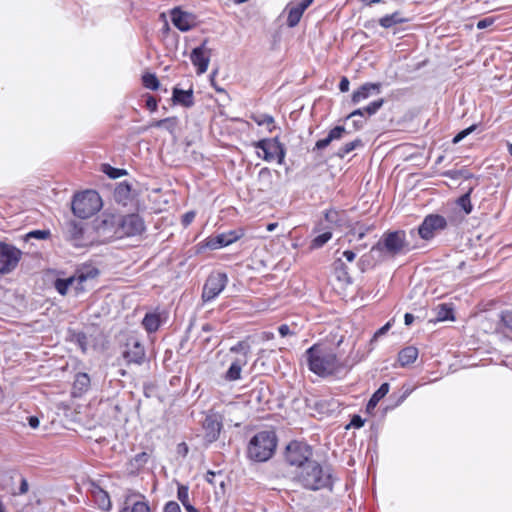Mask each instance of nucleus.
Instances as JSON below:
<instances>
[{"label":"nucleus","mask_w":512,"mask_h":512,"mask_svg":"<svg viewBox=\"0 0 512 512\" xmlns=\"http://www.w3.org/2000/svg\"><path fill=\"white\" fill-rule=\"evenodd\" d=\"M29 485L25 478H22L20 487H19V494H26L28 492Z\"/></svg>","instance_id":"nucleus-57"},{"label":"nucleus","mask_w":512,"mask_h":512,"mask_svg":"<svg viewBox=\"0 0 512 512\" xmlns=\"http://www.w3.org/2000/svg\"><path fill=\"white\" fill-rule=\"evenodd\" d=\"M447 227L446 219L438 214L427 215L418 227V234L424 240L432 239Z\"/></svg>","instance_id":"nucleus-10"},{"label":"nucleus","mask_w":512,"mask_h":512,"mask_svg":"<svg viewBox=\"0 0 512 512\" xmlns=\"http://www.w3.org/2000/svg\"><path fill=\"white\" fill-rule=\"evenodd\" d=\"M145 230L144 222L139 215L130 214L121 218L117 234L123 236H136L140 235Z\"/></svg>","instance_id":"nucleus-11"},{"label":"nucleus","mask_w":512,"mask_h":512,"mask_svg":"<svg viewBox=\"0 0 512 512\" xmlns=\"http://www.w3.org/2000/svg\"><path fill=\"white\" fill-rule=\"evenodd\" d=\"M311 456L310 447L303 442L293 441L286 448V461L290 465L298 466L300 470L307 462L311 461Z\"/></svg>","instance_id":"nucleus-7"},{"label":"nucleus","mask_w":512,"mask_h":512,"mask_svg":"<svg viewBox=\"0 0 512 512\" xmlns=\"http://www.w3.org/2000/svg\"><path fill=\"white\" fill-rule=\"evenodd\" d=\"M346 134L347 131L344 126H336L330 130L327 137L316 142L315 149L322 150L330 145L331 142L341 140Z\"/></svg>","instance_id":"nucleus-20"},{"label":"nucleus","mask_w":512,"mask_h":512,"mask_svg":"<svg viewBox=\"0 0 512 512\" xmlns=\"http://www.w3.org/2000/svg\"><path fill=\"white\" fill-rule=\"evenodd\" d=\"M236 239L237 236L235 235L234 232H230L229 234H220L216 236L214 239H211L208 242V246L211 249H218L233 243Z\"/></svg>","instance_id":"nucleus-27"},{"label":"nucleus","mask_w":512,"mask_h":512,"mask_svg":"<svg viewBox=\"0 0 512 512\" xmlns=\"http://www.w3.org/2000/svg\"><path fill=\"white\" fill-rule=\"evenodd\" d=\"M313 1L314 0H303L302 2H300L297 5L300 7V9L305 11L313 3Z\"/></svg>","instance_id":"nucleus-62"},{"label":"nucleus","mask_w":512,"mask_h":512,"mask_svg":"<svg viewBox=\"0 0 512 512\" xmlns=\"http://www.w3.org/2000/svg\"><path fill=\"white\" fill-rule=\"evenodd\" d=\"M389 392V384L388 383H383L379 388L378 390H376L374 392V394L372 395V397L370 398L368 404H367V411L370 412L372 409H374L378 402L384 398L387 393Z\"/></svg>","instance_id":"nucleus-30"},{"label":"nucleus","mask_w":512,"mask_h":512,"mask_svg":"<svg viewBox=\"0 0 512 512\" xmlns=\"http://www.w3.org/2000/svg\"><path fill=\"white\" fill-rule=\"evenodd\" d=\"M408 19L402 17L400 12H394L390 15H385L379 19V24L383 28H391L394 25L407 22Z\"/></svg>","instance_id":"nucleus-29"},{"label":"nucleus","mask_w":512,"mask_h":512,"mask_svg":"<svg viewBox=\"0 0 512 512\" xmlns=\"http://www.w3.org/2000/svg\"><path fill=\"white\" fill-rule=\"evenodd\" d=\"M83 224L77 221H69L66 225V233L75 246L82 245Z\"/></svg>","instance_id":"nucleus-22"},{"label":"nucleus","mask_w":512,"mask_h":512,"mask_svg":"<svg viewBox=\"0 0 512 512\" xmlns=\"http://www.w3.org/2000/svg\"><path fill=\"white\" fill-rule=\"evenodd\" d=\"M418 357V349L414 346L403 348L398 354V361L402 367L412 364Z\"/></svg>","instance_id":"nucleus-25"},{"label":"nucleus","mask_w":512,"mask_h":512,"mask_svg":"<svg viewBox=\"0 0 512 512\" xmlns=\"http://www.w3.org/2000/svg\"><path fill=\"white\" fill-rule=\"evenodd\" d=\"M119 512H151V510L144 500L133 501L131 498H127Z\"/></svg>","instance_id":"nucleus-23"},{"label":"nucleus","mask_w":512,"mask_h":512,"mask_svg":"<svg viewBox=\"0 0 512 512\" xmlns=\"http://www.w3.org/2000/svg\"><path fill=\"white\" fill-rule=\"evenodd\" d=\"M190 59L197 69V74L200 75L207 71L210 62V49L207 48L206 41L192 50Z\"/></svg>","instance_id":"nucleus-12"},{"label":"nucleus","mask_w":512,"mask_h":512,"mask_svg":"<svg viewBox=\"0 0 512 512\" xmlns=\"http://www.w3.org/2000/svg\"><path fill=\"white\" fill-rule=\"evenodd\" d=\"M202 427L205 432V440L208 443L216 441L222 429V422L220 416L214 413L206 415Z\"/></svg>","instance_id":"nucleus-13"},{"label":"nucleus","mask_w":512,"mask_h":512,"mask_svg":"<svg viewBox=\"0 0 512 512\" xmlns=\"http://www.w3.org/2000/svg\"><path fill=\"white\" fill-rule=\"evenodd\" d=\"M457 204L464 210L465 214H470L473 208L470 201V192L461 196L458 199Z\"/></svg>","instance_id":"nucleus-41"},{"label":"nucleus","mask_w":512,"mask_h":512,"mask_svg":"<svg viewBox=\"0 0 512 512\" xmlns=\"http://www.w3.org/2000/svg\"><path fill=\"white\" fill-rule=\"evenodd\" d=\"M171 21L179 30L188 31L196 25V18L194 15L183 12L179 9H174L171 13Z\"/></svg>","instance_id":"nucleus-15"},{"label":"nucleus","mask_w":512,"mask_h":512,"mask_svg":"<svg viewBox=\"0 0 512 512\" xmlns=\"http://www.w3.org/2000/svg\"><path fill=\"white\" fill-rule=\"evenodd\" d=\"M258 177L260 180L266 181L268 185L271 184V172L268 168H263L259 171Z\"/></svg>","instance_id":"nucleus-46"},{"label":"nucleus","mask_w":512,"mask_h":512,"mask_svg":"<svg viewBox=\"0 0 512 512\" xmlns=\"http://www.w3.org/2000/svg\"><path fill=\"white\" fill-rule=\"evenodd\" d=\"M248 363L245 356H237L232 362L224 375L227 381H236L241 378V371L244 366Z\"/></svg>","instance_id":"nucleus-19"},{"label":"nucleus","mask_w":512,"mask_h":512,"mask_svg":"<svg viewBox=\"0 0 512 512\" xmlns=\"http://www.w3.org/2000/svg\"><path fill=\"white\" fill-rule=\"evenodd\" d=\"M28 424L31 428L36 429L39 427L40 421L36 416L28 417Z\"/></svg>","instance_id":"nucleus-55"},{"label":"nucleus","mask_w":512,"mask_h":512,"mask_svg":"<svg viewBox=\"0 0 512 512\" xmlns=\"http://www.w3.org/2000/svg\"><path fill=\"white\" fill-rule=\"evenodd\" d=\"M390 328V323L385 324L382 328H380L373 336L371 342L375 341L379 336L384 335L388 329Z\"/></svg>","instance_id":"nucleus-53"},{"label":"nucleus","mask_w":512,"mask_h":512,"mask_svg":"<svg viewBox=\"0 0 512 512\" xmlns=\"http://www.w3.org/2000/svg\"><path fill=\"white\" fill-rule=\"evenodd\" d=\"M173 101L179 103L185 107H191L194 104L193 91L192 90H181L174 88L173 90Z\"/></svg>","instance_id":"nucleus-26"},{"label":"nucleus","mask_w":512,"mask_h":512,"mask_svg":"<svg viewBox=\"0 0 512 512\" xmlns=\"http://www.w3.org/2000/svg\"><path fill=\"white\" fill-rule=\"evenodd\" d=\"M102 201L99 194L93 190H87L74 196L72 211L75 216L86 219L100 210Z\"/></svg>","instance_id":"nucleus-4"},{"label":"nucleus","mask_w":512,"mask_h":512,"mask_svg":"<svg viewBox=\"0 0 512 512\" xmlns=\"http://www.w3.org/2000/svg\"><path fill=\"white\" fill-rule=\"evenodd\" d=\"M313 1L314 0H303L302 2H300L297 5L300 7V9L305 11L313 3Z\"/></svg>","instance_id":"nucleus-61"},{"label":"nucleus","mask_w":512,"mask_h":512,"mask_svg":"<svg viewBox=\"0 0 512 512\" xmlns=\"http://www.w3.org/2000/svg\"><path fill=\"white\" fill-rule=\"evenodd\" d=\"M161 323L162 317L161 314L158 312L147 313L142 321V325L149 333L157 331Z\"/></svg>","instance_id":"nucleus-24"},{"label":"nucleus","mask_w":512,"mask_h":512,"mask_svg":"<svg viewBox=\"0 0 512 512\" xmlns=\"http://www.w3.org/2000/svg\"><path fill=\"white\" fill-rule=\"evenodd\" d=\"M227 282L228 277L225 273H211L203 286L201 295L203 302L214 300L225 289Z\"/></svg>","instance_id":"nucleus-8"},{"label":"nucleus","mask_w":512,"mask_h":512,"mask_svg":"<svg viewBox=\"0 0 512 512\" xmlns=\"http://www.w3.org/2000/svg\"><path fill=\"white\" fill-rule=\"evenodd\" d=\"M177 498L182 503L183 506L190 503L188 486L183 484L178 485Z\"/></svg>","instance_id":"nucleus-40"},{"label":"nucleus","mask_w":512,"mask_h":512,"mask_svg":"<svg viewBox=\"0 0 512 512\" xmlns=\"http://www.w3.org/2000/svg\"><path fill=\"white\" fill-rule=\"evenodd\" d=\"M350 82L347 77H342L339 83V89L341 92H347L349 90Z\"/></svg>","instance_id":"nucleus-52"},{"label":"nucleus","mask_w":512,"mask_h":512,"mask_svg":"<svg viewBox=\"0 0 512 512\" xmlns=\"http://www.w3.org/2000/svg\"><path fill=\"white\" fill-rule=\"evenodd\" d=\"M309 369L319 376H328L338 372L341 364L336 354L329 348L315 344L307 351Z\"/></svg>","instance_id":"nucleus-1"},{"label":"nucleus","mask_w":512,"mask_h":512,"mask_svg":"<svg viewBox=\"0 0 512 512\" xmlns=\"http://www.w3.org/2000/svg\"><path fill=\"white\" fill-rule=\"evenodd\" d=\"M279 334L282 337H286L288 335L292 334V331L290 330V327L287 324H283L278 328Z\"/></svg>","instance_id":"nucleus-54"},{"label":"nucleus","mask_w":512,"mask_h":512,"mask_svg":"<svg viewBox=\"0 0 512 512\" xmlns=\"http://www.w3.org/2000/svg\"><path fill=\"white\" fill-rule=\"evenodd\" d=\"M380 90V83H365L359 87V89L353 92L351 101L353 104H358L368 99L373 94H379Z\"/></svg>","instance_id":"nucleus-17"},{"label":"nucleus","mask_w":512,"mask_h":512,"mask_svg":"<svg viewBox=\"0 0 512 512\" xmlns=\"http://www.w3.org/2000/svg\"><path fill=\"white\" fill-rule=\"evenodd\" d=\"M231 353H236L238 356H245L248 360V354L250 352V345L245 341H240L236 345L230 348Z\"/></svg>","instance_id":"nucleus-35"},{"label":"nucleus","mask_w":512,"mask_h":512,"mask_svg":"<svg viewBox=\"0 0 512 512\" xmlns=\"http://www.w3.org/2000/svg\"><path fill=\"white\" fill-rule=\"evenodd\" d=\"M29 237L37 239H46L49 236V231L46 230H34L28 234Z\"/></svg>","instance_id":"nucleus-47"},{"label":"nucleus","mask_w":512,"mask_h":512,"mask_svg":"<svg viewBox=\"0 0 512 512\" xmlns=\"http://www.w3.org/2000/svg\"><path fill=\"white\" fill-rule=\"evenodd\" d=\"M123 357L128 363L141 364L145 357L144 347L137 339L130 338L125 345Z\"/></svg>","instance_id":"nucleus-14"},{"label":"nucleus","mask_w":512,"mask_h":512,"mask_svg":"<svg viewBox=\"0 0 512 512\" xmlns=\"http://www.w3.org/2000/svg\"><path fill=\"white\" fill-rule=\"evenodd\" d=\"M146 107L152 112L156 111V109H157L156 99L152 96H149L146 100Z\"/></svg>","instance_id":"nucleus-51"},{"label":"nucleus","mask_w":512,"mask_h":512,"mask_svg":"<svg viewBox=\"0 0 512 512\" xmlns=\"http://www.w3.org/2000/svg\"><path fill=\"white\" fill-rule=\"evenodd\" d=\"M386 251L391 255H396L410 250L406 241V234L404 231H394L385 233L381 240L372 247V251Z\"/></svg>","instance_id":"nucleus-5"},{"label":"nucleus","mask_w":512,"mask_h":512,"mask_svg":"<svg viewBox=\"0 0 512 512\" xmlns=\"http://www.w3.org/2000/svg\"><path fill=\"white\" fill-rule=\"evenodd\" d=\"M187 512H199L191 503L184 506Z\"/></svg>","instance_id":"nucleus-64"},{"label":"nucleus","mask_w":512,"mask_h":512,"mask_svg":"<svg viewBox=\"0 0 512 512\" xmlns=\"http://www.w3.org/2000/svg\"><path fill=\"white\" fill-rule=\"evenodd\" d=\"M351 424L357 428H360L363 426L364 424V421L361 419L360 416H355L352 421H351Z\"/></svg>","instance_id":"nucleus-59"},{"label":"nucleus","mask_w":512,"mask_h":512,"mask_svg":"<svg viewBox=\"0 0 512 512\" xmlns=\"http://www.w3.org/2000/svg\"><path fill=\"white\" fill-rule=\"evenodd\" d=\"M495 19L491 17L484 18L477 23L478 29H485L494 23Z\"/></svg>","instance_id":"nucleus-48"},{"label":"nucleus","mask_w":512,"mask_h":512,"mask_svg":"<svg viewBox=\"0 0 512 512\" xmlns=\"http://www.w3.org/2000/svg\"><path fill=\"white\" fill-rule=\"evenodd\" d=\"M98 275V271L95 269L89 270L88 272H79L70 277L71 289L75 291V295H78L84 291H86L87 286L86 283L88 280H92L96 278Z\"/></svg>","instance_id":"nucleus-16"},{"label":"nucleus","mask_w":512,"mask_h":512,"mask_svg":"<svg viewBox=\"0 0 512 512\" xmlns=\"http://www.w3.org/2000/svg\"><path fill=\"white\" fill-rule=\"evenodd\" d=\"M163 512H181V509L177 502L169 501L165 504Z\"/></svg>","instance_id":"nucleus-45"},{"label":"nucleus","mask_w":512,"mask_h":512,"mask_svg":"<svg viewBox=\"0 0 512 512\" xmlns=\"http://www.w3.org/2000/svg\"><path fill=\"white\" fill-rule=\"evenodd\" d=\"M90 385V378L86 373H79L75 377L74 389L80 393L86 391Z\"/></svg>","instance_id":"nucleus-32"},{"label":"nucleus","mask_w":512,"mask_h":512,"mask_svg":"<svg viewBox=\"0 0 512 512\" xmlns=\"http://www.w3.org/2000/svg\"><path fill=\"white\" fill-rule=\"evenodd\" d=\"M276 445L277 438L273 431H261L250 440L248 456L258 462L267 461L272 457Z\"/></svg>","instance_id":"nucleus-2"},{"label":"nucleus","mask_w":512,"mask_h":512,"mask_svg":"<svg viewBox=\"0 0 512 512\" xmlns=\"http://www.w3.org/2000/svg\"><path fill=\"white\" fill-rule=\"evenodd\" d=\"M22 252L13 245L0 242V273L2 275L13 271L18 265Z\"/></svg>","instance_id":"nucleus-9"},{"label":"nucleus","mask_w":512,"mask_h":512,"mask_svg":"<svg viewBox=\"0 0 512 512\" xmlns=\"http://www.w3.org/2000/svg\"><path fill=\"white\" fill-rule=\"evenodd\" d=\"M359 146H362V141L360 139L348 142L344 144L341 148H339L337 156H339L340 158H344L347 154H349Z\"/></svg>","instance_id":"nucleus-34"},{"label":"nucleus","mask_w":512,"mask_h":512,"mask_svg":"<svg viewBox=\"0 0 512 512\" xmlns=\"http://www.w3.org/2000/svg\"><path fill=\"white\" fill-rule=\"evenodd\" d=\"M71 282L70 277L67 279H61L58 278L54 282V287L57 290V292L61 295H66L68 290L71 288Z\"/></svg>","instance_id":"nucleus-36"},{"label":"nucleus","mask_w":512,"mask_h":512,"mask_svg":"<svg viewBox=\"0 0 512 512\" xmlns=\"http://www.w3.org/2000/svg\"><path fill=\"white\" fill-rule=\"evenodd\" d=\"M297 479L310 490H319L331 484L330 474L315 461L307 462L297 474Z\"/></svg>","instance_id":"nucleus-3"},{"label":"nucleus","mask_w":512,"mask_h":512,"mask_svg":"<svg viewBox=\"0 0 512 512\" xmlns=\"http://www.w3.org/2000/svg\"><path fill=\"white\" fill-rule=\"evenodd\" d=\"M177 452L185 457L188 453V446L186 443L182 442L177 446Z\"/></svg>","instance_id":"nucleus-56"},{"label":"nucleus","mask_w":512,"mask_h":512,"mask_svg":"<svg viewBox=\"0 0 512 512\" xmlns=\"http://www.w3.org/2000/svg\"><path fill=\"white\" fill-rule=\"evenodd\" d=\"M343 256L347 259V261L352 262L355 259V253L351 250H346L343 252Z\"/></svg>","instance_id":"nucleus-60"},{"label":"nucleus","mask_w":512,"mask_h":512,"mask_svg":"<svg viewBox=\"0 0 512 512\" xmlns=\"http://www.w3.org/2000/svg\"><path fill=\"white\" fill-rule=\"evenodd\" d=\"M404 321L406 325H411L414 321V316L410 313H406L404 316Z\"/></svg>","instance_id":"nucleus-63"},{"label":"nucleus","mask_w":512,"mask_h":512,"mask_svg":"<svg viewBox=\"0 0 512 512\" xmlns=\"http://www.w3.org/2000/svg\"><path fill=\"white\" fill-rule=\"evenodd\" d=\"M91 495L94 502L98 507L104 511H108L111 508V501L108 493L104 491L100 486L93 485L91 489Z\"/></svg>","instance_id":"nucleus-21"},{"label":"nucleus","mask_w":512,"mask_h":512,"mask_svg":"<svg viewBox=\"0 0 512 512\" xmlns=\"http://www.w3.org/2000/svg\"><path fill=\"white\" fill-rule=\"evenodd\" d=\"M178 125V118L177 117H168L161 120H154L151 121L147 128H164L169 133H174L176 127Z\"/></svg>","instance_id":"nucleus-28"},{"label":"nucleus","mask_w":512,"mask_h":512,"mask_svg":"<svg viewBox=\"0 0 512 512\" xmlns=\"http://www.w3.org/2000/svg\"><path fill=\"white\" fill-rule=\"evenodd\" d=\"M499 317L496 332L512 341V309L502 311Z\"/></svg>","instance_id":"nucleus-18"},{"label":"nucleus","mask_w":512,"mask_h":512,"mask_svg":"<svg viewBox=\"0 0 512 512\" xmlns=\"http://www.w3.org/2000/svg\"><path fill=\"white\" fill-rule=\"evenodd\" d=\"M356 116H361V117L367 116L366 111L364 110V107L360 108V109H356L353 112H351L349 114L348 118H353V117H356Z\"/></svg>","instance_id":"nucleus-58"},{"label":"nucleus","mask_w":512,"mask_h":512,"mask_svg":"<svg viewBox=\"0 0 512 512\" xmlns=\"http://www.w3.org/2000/svg\"><path fill=\"white\" fill-rule=\"evenodd\" d=\"M252 120L256 122L259 126H267L269 132H272L274 128V118L268 114L253 115Z\"/></svg>","instance_id":"nucleus-33"},{"label":"nucleus","mask_w":512,"mask_h":512,"mask_svg":"<svg viewBox=\"0 0 512 512\" xmlns=\"http://www.w3.org/2000/svg\"><path fill=\"white\" fill-rule=\"evenodd\" d=\"M254 146L263 152L262 158L265 161L271 162L276 160L278 164H283L286 150L278 137L262 139L256 142Z\"/></svg>","instance_id":"nucleus-6"},{"label":"nucleus","mask_w":512,"mask_h":512,"mask_svg":"<svg viewBox=\"0 0 512 512\" xmlns=\"http://www.w3.org/2000/svg\"><path fill=\"white\" fill-rule=\"evenodd\" d=\"M452 313L453 311L448 305L441 304L437 307V320L444 321L447 319H452Z\"/></svg>","instance_id":"nucleus-39"},{"label":"nucleus","mask_w":512,"mask_h":512,"mask_svg":"<svg viewBox=\"0 0 512 512\" xmlns=\"http://www.w3.org/2000/svg\"><path fill=\"white\" fill-rule=\"evenodd\" d=\"M288 17H287V25L289 27H295L301 20V17L304 13L302 9L298 5L288 6Z\"/></svg>","instance_id":"nucleus-31"},{"label":"nucleus","mask_w":512,"mask_h":512,"mask_svg":"<svg viewBox=\"0 0 512 512\" xmlns=\"http://www.w3.org/2000/svg\"><path fill=\"white\" fill-rule=\"evenodd\" d=\"M130 193V186L128 184L121 183L117 186L115 190V194L117 197H128Z\"/></svg>","instance_id":"nucleus-44"},{"label":"nucleus","mask_w":512,"mask_h":512,"mask_svg":"<svg viewBox=\"0 0 512 512\" xmlns=\"http://www.w3.org/2000/svg\"><path fill=\"white\" fill-rule=\"evenodd\" d=\"M195 218V212L189 211L185 213L182 217V223L184 226H188Z\"/></svg>","instance_id":"nucleus-50"},{"label":"nucleus","mask_w":512,"mask_h":512,"mask_svg":"<svg viewBox=\"0 0 512 512\" xmlns=\"http://www.w3.org/2000/svg\"><path fill=\"white\" fill-rule=\"evenodd\" d=\"M384 99H378L376 101L371 102L369 105L364 107L367 116H372L378 112V110L383 106Z\"/></svg>","instance_id":"nucleus-42"},{"label":"nucleus","mask_w":512,"mask_h":512,"mask_svg":"<svg viewBox=\"0 0 512 512\" xmlns=\"http://www.w3.org/2000/svg\"><path fill=\"white\" fill-rule=\"evenodd\" d=\"M476 129V125H472L464 130H462L461 132H459L454 138H453V143L454 144H457L459 143L462 139H464L466 136H468L470 133H472L474 130Z\"/></svg>","instance_id":"nucleus-43"},{"label":"nucleus","mask_w":512,"mask_h":512,"mask_svg":"<svg viewBox=\"0 0 512 512\" xmlns=\"http://www.w3.org/2000/svg\"><path fill=\"white\" fill-rule=\"evenodd\" d=\"M143 85L151 90H157L159 88V81L155 74L147 73L142 77Z\"/></svg>","instance_id":"nucleus-37"},{"label":"nucleus","mask_w":512,"mask_h":512,"mask_svg":"<svg viewBox=\"0 0 512 512\" xmlns=\"http://www.w3.org/2000/svg\"><path fill=\"white\" fill-rule=\"evenodd\" d=\"M332 237L331 232H324L317 237H315L311 242V248L312 249H318L325 245Z\"/></svg>","instance_id":"nucleus-38"},{"label":"nucleus","mask_w":512,"mask_h":512,"mask_svg":"<svg viewBox=\"0 0 512 512\" xmlns=\"http://www.w3.org/2000/svg\"><path fill=\"white\" fill-rule=\"evenodd\" d=\"M148 458H149V455L146 452H142V453L137 454L134 457V461L138 465H144L147 462Z\"/></svg>","instance_id":"nucleus-49"}]
</instances>
